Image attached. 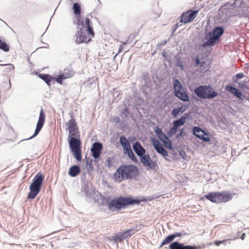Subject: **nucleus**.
Listing matches in <instances>:
<instances>
[{
    "label": "nucleus",
    "instance_id": "f257e3e1",
    "mask_svg": "<svg viewBox=\"0 0 249 249\" xmlns=\"http://www.w3.org/2000/svg\"><path fill=\"white\" fill-rule=\"evenodd\" d=\"M68 125V140L70 150L77 160L80 161L82 160L81 142L79 139L77 138L79 136L78 128L75 120L73 117L69 121Z\"/></svg>",
    "mask_w": 249,
    "mask_h": 249
},
{
    "label": "nucleus",
    "instance_id": "f03ea898",
    "mask_svg": "<svg viewBox=\"0 0 249 249\" xmlns=\"http://www.w3.org/2000/svg\"><path fill=\"white\" fill-rule=\"evenodd\" d=\"M139 173V170L136 166L132 165H123L118 168L114 174V177L116 181L120 182L125 179L136 178Z\"/></svg>",
    "mask_w": 249,
    "mask_h": 249
},
{
    "label": "nucleus",
    "instance_id": "7ed1b4c3",
    "mask_svg": "<svg viewBox=\"0 0 249 249\" xmlns=\"http://www.w3.org/2000/svg\"><path fill=\"white\" fill-rule=\"evenodd\" d=\"M140 201L132 197L120 196L115 198L107 203L108 210L111 212L119 211L127 206L134 204H139Z\"/></svg>",
    "mask_w": 249,
    "mask_h": 249
},
{
    "label": "nucleus",
    "instance_id": "20e7f679",
    "mask_svg": "<svg viewBox=\"0 0 249 249\" xmlns=\"http://www.w3.org/2000/svg\"><path fill=\"white\" fill-rule=\"evenodd\" d=\"M43 179L44 177L39 173L35 176L33 181L30 186V192L28 196V198L34 199L40 191Z\"/></svg>",
    "mask_w": 249,
    "mask_h": 249
},
{
    "label": "nucleus",
    "instance_id": "39448f33",
    "mask_svg": "<svg viewBox=\"0 0 249 249\" xmlns=\"http://www.w3.org/2000/svg\"><path fill=\"white\" fill-rule=\"evenodd\" d=\"M195 93L200 98L211 99L218 95V93L214 91L210 86H199L195 90Z\"/></svg>",
    "mask_w": 249,
    "mask_h": 249
},
{
    "label": "nucleus",
    "instance_id": "423d86ee",
    "mask_svg": "<svg viewBox=\"0 0 249 249\" xmlns=\"http://www.w3.org/2000/svg\"><path fill=\"white\" fill-rule=\"evenodd\" d=\"M224 29L221 27H218L215 28L213 32H210L208 34L209 39L207 41L205 42L203 46L204 47L213 45L214 44L219 40L220 36L223 34Z\"/></svg>",
    "mask_w": 249,
    "mask_h": 249
},
{
    "label": "nucleus",
    "instance_id": "0eeeda50",
    "mask_svg": "<svg viewBox=\"0 0 249 249\" xmlns=\"http://www.w3.org/2000/svg\"><path fill=\"white\" fill-rule=\"evenodd\" d=\"M175 95L180 100L187 102L189 98L179 80L176 79L173 82Z\"/></svg>",
    "mask_w": 249,
    "mask_h": 249
},
{
    "label": "nucleus",
    "instance_id": "6e6552de",
    "mask_svg": "<svg viewBox=\"0 0 249 249\" xmlns=\"http://www.w3.org/2000/svg\"><path fill=\"white\" fill-rule=\"evenodd\" d=\"M75 42L77 44L84 42L88 43L91 41V38L94 36V33L90 35L89 31H86L83 28H81L75 35Z\"/></svg>",
    "mask_w": 249,
    "mask_h": 249
},
{
    "label": "nucleus",
    "instance_id": "1a4fd4ad",
    "mask_svg": "<svg viewBox=\"0 0 249 249\" xmlns=\"http://www.w3.org/2000/svg\"><path fill=\"white\" fill-rule=\"evenodd\" d=\"M120 142L123 147L124 154H127L133 161L135 162L137 161V160L132 152L130 143L128 140L125 137L122 136L120 138Z\"/></svg>",
    "mask_w": 249,
    "mask_h": 249
},
{
    "label": "nucleus",
    "instance_id": "9d476101",
    "mask_svg": "<svg viewBox=\"0 0 249 249\" xmlns=\"http://www.w3.org/2000/svg\"><path fill=\"white\" fill-rule=\"evenodd\" d=\"M198 10H189L183 13L181 16L180 22L184 23L191 22L196 18Z\"/></svg>",
    "mask_w": 249,
    "mask_h": 249
},
{
    "label": "nucleus",
    "instance_id": "9b49d317",
    "mask_svg": "<svg viewBox=\"0 0 249 249\" xmlns=\"http://www.w3.org/2000/svg\"><path fill=\"white\" fill-rule=\"evenodd\" d=\"M193 134L196 137L205 142H209L210 141V135L209 133H206L203 130L200 128L195 126L193 128Z\"/></svg>",
    "mask_w": 249,
    "mask_h": 249
},
{
    "label": "nucleus",
    "instance_id": "f8f14e48",
    "mask_svg": "<svg viewBox=\"0 0 249 249\" xmlns=\"http://www.w3.org/2000/svg\"><path fill=\"white\" fill-rule=\"evenodd\" d=\"M138 231V229H129L123 232H120L115 235L114 239L115 241H122L133 235L135 232Z\"/></svg>",
    "mask_w": 249,
    "mask_h": 249
},
{
    "label": "nucleus",
    "instance_id": "ddd939ff",
    "mask_svg": "<svg viewBox=\"0 0 249 249\" xmlns=\"http://www.w3.org/2000/svg\"><path fill=\"white\" fill-rule=\"evenodd\" d=\"M187 117V114H185L184 116L181 117L179 119H178L173 122V127L169 131L170 136L174 135L176 133L178 127L184 124L186 122V119Z\"/></svg>",
    "mask_w": 249,
    "mask_h": 249
},
{
    "label": "nucleus",
    "instance_id": "4468645a",
    "mask_svg": "<svg viewBox=\"0 0 249 249\" xmlns=\"http://www.w3.org/2000/svg\"><path fill=\"white\" fill-rule=\"evenodd\" d=\"M45 120V114L44 112H43V109H41V110L40 112L39 119H38L37 123V125H36V129L35 130V133H34V135L32 136H31L29 139L33 138L34 137L36 136L39 133V132H40V131L41 130V129H42V128L44 125Z\"/></svg>",
    "mask_w": 249,
    "mask_h": 249
},
{
    "label": "nucleus",
    "instance_id": "2eb2a0df",
    "mask_svg": "<svg viewBox=\"0 0 249 249\" xmlns=\"http://www.w3.org/2000/svg\"><path fill=\"white\" fill-rule=\"evenodd\" d=\"M140 160L144 165L148 169H153L154 168L155 166V162L151 159L148 154H144V155L140 157Z\"/></svg>",
    "mask_w": 249,
    "mask_h": 249
},
{
    "label": "nucleus",
    "instance_id": "dca6fc26",
    "mask_svg": "<svg viewBox=\"0 0 249 249\" xmlns=\"http://www.w3.org/2000/svg\"><path fill=\"white\" fill-rule=\"evenodd\" d=\"M103 149V145L102 143L100 142H94L91 148V152L92 153V156L95 159L99 158L102 153Z\"/></svg>",
    "mask_w": 249,
    "mask_h": 249
},
{
    "label": "nucleus",
    "instance_id": "f3484780",
    "mask_svg": "<svg viewBox=\"0 0 249 249\" xmlns=\"http://www.w3.org/2000/svg\"><path fill=\"white\" fill-rule=\"evenodd\" d=\"M218 194L219 203H225L230 201L232 198V195L228 192L223 191L221 192H218Z\"/></svg>",
    "mask_w": 249,
    "mask_h": 249
},
{
    "label": "nucleus",
    "instance_id": "a211bd4d",
    "mask_svg": "<svg viewBox=\"0 0 249 249\" xmlns=\"http://www.w3.org/2000/svg\"><path fill=\"white\" fill-rule=\"evenodd\" d=\"M82 27L86 28V31H89L90 35H92L94 33L92 26L91 19L89 17H86L82 22Z\"/></svg>",
    "mask_w": 249,
    "mask_h": 249
},
{
    "label": "nucleus",
    "instance_id": "6ab92c4d",
    "mask_svg": "<svg viewBox=\"0 0 249 249\" xmlns=\"http://www.w3.org/2000/svg\"><path fill=\"white\" fill-rule=\"evenodd\" d=\"M196 247L191 246H184L183 244L178 242H174L169 246L170 249H196Z\"/></svg>",
    "mask_w": 249,
    "mask_h": 249
},
{
    "label": "nucleus",
    "instance_id": "aec40b11",
    "mask_svg": "<svg viewBox=\"0 0 249 249\" xmlns=\"http://www.w3.org/2000/svg\"><path fill=\"white\" fill-rule=\"evenodd\" d=\"M133 148L136 153L140 157L142 156L145 153L146 151L144 148H143L139 142H136L133 144Z\"/></svg>",
    "mask_w": 249,
    "mask_h": 249
},
{
    "label": "nucleus",
    "instance_id": "412c9836",
    "mask_svg": "<svg viewBox=\"0 0 249 249\" xmlns=\"http://www.w3.org/2000/svg\"><path fill=\"white\" fill-rule=\"evenodd\" d=\"M181 235L182 234L180 232H176L174 234L168 236L161 242L160 247L172 242L175 238L177 237H180Z\"/></svg>",
    "mask_w": 249,
    "mask_h": 249
},
{
    "label": "nucleus",
    "instance_id": "4be33fe9",
    "mask_svg": "<svg viewBox=\"0 0 249 249\" xmlns=\"http://www.w3.org/2000/svg\"><path fill=\"white\" fill-rule=\"evenodd\" d=\"M153 145L156 151L163 156H168V152L163 148L160 142L158 141L153 142Z\"/></svg>",
    "mask_w": 249,
    "mask_h": 249
},
{
    "label": "nucleus",
    "instance_id": "5701e85b",
    "mask_svg": "<svg viewBox=\"0 0 249 249\" xmlns=\"http://www.w3.org/2000/svg\"><path fill=\"white\" fill-rule=\"evenodd\" d=\"M225 89L226 91L230 92L231 93L235 95L238 98L242 99V93L239 89L230 86H227L225 88Z\"/></svg>",
    "mask_w": 249,
    "mask_h": 249
},
{
    "label": "nucleus",
    "instance_id": "b1692460",
    "mask_svg": "<svg viewBox=\"0 0 249 249\" xmlns=\"http://www.w3.org/2000/svg\"><path fill=\"white\" fill-rule=\"evenodd\" d=\"M195 66L198 67L200 71H203L207 68L208 66L206 63L202 60V58L200 59L199 56H196L195 59Z\"/></svg>",
    "mask_w": 249,
    "mask_h": 249
},
{
    "label": "nucleus",
    "instance_id": "393cba45",
    "mask_svg": "<svg viewBox=\"0 0 249 249\" xmlns=\"http://www.w3.org/2000/svg\"><path fill=\"white\" fill-rule=\"evenodd\" d=\"M204 197L213 203H219L218 192L209 193Z\"/></svg>",
    "mask_w": 249,
    "mask_h": 249
},
{
    "label": "nucleus",
    "instance_id": "a878e982",
    "mask_svg": "<svg viewBox=\"0 0 249 249\" xmlns=\"http://www.w3.org/2000/svg\"><path fill=\"white\" fill-rule=\"evenodd\" d=\"M188 105L183 104L178 108L174 109L171 112V114L174 117H176L178 115L183 113L188 107Z\"/></svg>",
    "mask_w": 249,
    "mask_h": 249
},
{
    "label": "nucleus",
    "instance_id": "bb28decb",
    "mask_svg": "<svg viewBox=\"0 0 249 249\" xmlns=\"http://www.w3.org/2000/svg\"><path fill=\"white\" fill-rule=\"evenodd\" d=\"M80 172L79 166L77 165H73L71 167L69 171V175L71 177H74L77 176Z\"/></svg>",
    "mask_w": 249,
    "mask_h": 249
},
{
    "label": "nucleus",
    "instance_id": "cd10ccee",
    "mask_svg": "<svg viewBox=\"0 0 249 249\" xmlns=\"http://www.w3.org/2000/svg\"><path fill=\"white\" fill-rule=\"evenodd\" d=\"M39 77L43 80L48 85H50L51 82L53 79V77L49 74H40Z\"/></svg>",
    "mask_w": 249,
    "mask_h": 249
},
{
    "label": "nucleus",
    "instance_id": "c85d7f7f",
    "mask_svg": "<svg viewBox=\"0 0 249 249\" xmlns=\"http://www.w3.org/2000/svg\"><path fill=\"white\" fill-rule=\"evenodd\" d=\"M72 10L74 15H81V8L80 4L75 2L74 3L72 6Z\"/></svg>",
    "mask_w": 249,
    "mask_h": 249
},
{
    "label": "nucleus",
    "instance_id": "c756f323",
    "mask_svg": "<svg viewBox=\"0 0 249 249\" xmlns=\"http://www.w3.org/2000/svg\"><path fill=\"white\" fill-rule=\"evenodd\" d=\"M155 133L161 141H163L164 139H167V137L162 132V130L160 128H158L156 130Z\"/></svg>",
    "mask_w": 249,
    "mask_h": 249
},
{
    "label": "nucleus",
    "instance_id": "7c9ffc66",
    "mask_svg": "<svg viewBox=\"0 0 249 249\" xmlns=\"http://www.w3.org/2000/svg\"><path fill=\"white\" fill-rule=\"evenodd\" d=\"M0 49L5 52H8L9 50L8 45L4 41L0 38Z\"/></svg>",
    "mask_w": 249,
    "mask_h": 249
},
{
    "label": "nucleus",
    "instance_id": "2f4dec72",
    "mask_svg": "<svg viewBox=\"0 0 249 249\" xmlns=\"http://www.w3.org/2000/svg\"><path fill=\"white\" fill-rule=\"evenodd\" d=\"M165 147H166L168 149H171L172 148V144L171 142L170 141L169 138L167 137V139H164L163 141H161Z\"/></svg>",
    "mask_w": 249,
    "mask_h": 249
},
{
    "label": "nucleus",
    "instance_id": "473e14b6",
    "mask_svg": "<svg viewBox=\"0 0 249 249\" xmlns=\"http://www.w3.org/2000/svg\"><path fill=\"white\" fill-rule=\"evenodd\" d=\"M76 17V23L78 25H82V22L81 20V15H75Z\"/></svg>",
    "mask_w": 249,
    "mask_h": 249
},
{
    "label": "nucleus",
    "instance_id": "72a5a7b5",
    "mask_svg": "<svg viewBox=\"0 0 249 249\" xmlns=\"http://www.w3.org/2000/svg\"><path fill=\"white\" fill-rule=\"evenodd\" d=\"M64 73L66 76H69V78L73 76V73L71 71L69 70L68 71H66Z\"/></svg>",
    "mask_w": 249,
    "mask_h": 249
},
{
    "label": "nucleus",
    "instance_id": "f704fd0d",
    "mask_svg": "<svg viewBox=\"0 0 249 249\" xmlns=\"http://www.w3.org/2000/svg\"><path fill=\"white\" fill-rule=\"evenodd\" d=\"M229 239H225L222 241H216L214 242V244L217 246H219L223 242H227Z\"/></svg>",
    "mask_w": 249,
    "mask_h": 249
},
{
    "label": "nucleus",
    "instance_id": "c9c22d12",
    "mask_svg": "<svg viewBox=\"0 0 249 249\" xmlns=\"http://www.w3.org/2000/svg\"><path fill=\"white\" fill-rule=\"evenodd\" d=\"M55 80L57 83L60 84H62V81L61 77L60 75L58 76L57 77H53V79Z\"/></svg>",
    "mask_w": 249,
    "mask_h": 249
},
{
    "label": "nucleus",
    "instance_id": "e433bc0d",
    "mask_svg": "<svg viewBox=\"0 0 249 249\" xmlns=\"http://www.w3.org/2000/svg\"><path fill=\"white\" fill-rule=\"evenodd\" d=\"M235 77L237 79H241L244 77V74L243 73H239L235 75Z\"/></svg>",
    "mask_w": 249,
    "mask_h": 249
},
{
    "label": "nucleus",
    "instance_id": "4c0bfd02",
    "mask_svg": "<svg viewBox=\"0 0 249 249\" xmlns=\"http://www.w3.org/2000/svg\"><path fill=\"white\" fill-rule=\"evenodd\" d=\"M59 75L60 76L62 80L69 78V76H66L64 73H63L62 74H60Z\"/></svg>",
    "mask_w": 249,
    "mask_h": 249
},
{
    "label": "nucleus",
    "instance_id": "58836bf2",
    "mask_svg": "<svg viewBox=\"0 0 249 249\" xmlns=\"http://www.w3.org/2000/svg\"><path fill=\"white\" fill-rule=\"evenodd\" d=\"M124 50V46L123 45H121L119 48V53L121 52Z\"/></svg>",
    "mask_w": 249,
    "mask_h": 249
},
{
    "label": "nucleus",
    "instance_id": "ea45409f",
    "mask_svg": "<svg viewBox=\"0 0 249 249\" xmlns=\"http://www.w3.org/2000/svg\"><path fill=\"white\" fill-rule=\"evenodd\" d=\"M245 236V233H243L241 236V238L242 239V240H244V237Z\"/></svg>",
    "mask_w": 249,
    "mask_h": 249
},
{
    "label": "nucleus",
    "instance_id": "a19ab883",
    "mask_svg": "<svg viewBox=\"0 0 249 249\" xmlns=\"http://www.w3.org/2000/svg\"><path fill=\"white\" fill-rule=\"evenodd\" d=\"M9 65L12 68H14V66L12 64H9Z\"/></svg>",
    "mask_w": 249,
    "mask_h": 249
},
{
    "label": "nucleus",
    "instance_id": "79ce46f5",
    "mask_svg": "<svg viewBox=\"0 0 249 249\" xmlns=\"http://www.w3.org/2000/svg\"><path fill=\"white\" fill-rule=\"evenodd\" d=\"M182 132H183V129H182L181 132H180V135H181V134H182Z\"/></svg>",
    "mask_w": 249,
    "mask_h": 249
},
{
    "label": "nucleus",
    "instance_id": "37998d69",
    "mask_svg": "<svg viewBox=\"0 0 249 249\" xmlns=\"http://www.w3.org/2000/svg\"><path fill=\"white\" fill-rule=\"evenodd\" d=\"M178 26V24L177 23V24H176V28H177Z\"/></svg>",
    "mask_w": 249,
    "mask_h": 249
},
{
    "label": "nucleus",
    "instance_id": "c03bdc74",
    "mask_svg": "<svg viewBox=\"0 0 249 249\" xmlns=\"http://www.w3.org/2000/svg\"><path fill=\"white\" fill-rule=\"evenodd\" d=\"M226 242H223V243H222V244H225H225H226Z\"/></svg>",
    "mask_w": 249,
    "mask_h": 249
}]
</instances>
